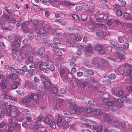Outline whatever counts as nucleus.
Segmentation results:
<instances>
[{
    "label": "nucleus",
    "instance_id": "obj_53",
    "mask_svg": "<svg viewBox=\"0 0 132 132\" xmlns=\"http://www.w3.org/2000/svg\"><path fill=\"white\" fill-rule=\"evenodd\" d=\"M76 111L78 113H79L82 112L83 111V109L80 107H78Z\"/></svg>",
    "mask_w": 132,
    "mask_h": 132
},
{
    "label": "nucleus",
    "instance_id": "obj_52",
    "mask_svg": "<svg viewBox=\"0 0 132 132\" xmlns=\"http://www.w3.org/2000/svg\"><path fill=\"white\" fill-rule=\"evenodd\" d=\"M18 42V43H17V42H14V45L15 47L17 48H18L20 47V43H19V42Z\"/></svg>",
    "mask_w": 132,
    "mask_h": 132
},
{
    "label": "nucleus",
    "instance_id": "obj_27",
    "mask_svg": "<svg viewBox=\"0 0 132 132\" xmlns=\"http://www.w3.org/2000/svg\"><path fill=\"white\" fill-rule=\"evenodd\" d=\"M108 77L111 79H115L116 78V76L114 74H111L109 75Z\"/></svg>",
    "mask_w": 132,
    "mask_h": 132
},
{
    "label": "nucleus",
    "instance_id": "obj_37",
    "mask_svg": "<svg viewBox=\"0 0 132 132\" xmlns=\"http://www.w3.org/2000/svg\"><path fill=\"white\" fill-rule=\"evenodd\" d=\"M49 69L52 71H54L55 70L54 66L53 64H51L50 66Z\"/></svg>",
    "mask_w": 132,
    "mask_h": 132
},
{
    "label": "nucleus",
    "instance_id": "obj_58",
    "mask_svg": "<svg viewBox=\"0 0 132 132\" xmlns=\"http://www.w3.org/2000/svg\"><path fill=\"white\" fill-rule=\"evenodd\" d=\"M60 50L58 48L56 49H53V51L54 52V54L55 55H57Z\"/></svg>",
    "mask_w": 132,
    "mask_h": 132
},
{
    "label": "nucleus",
    "instance_id": "obj_19",
    "mask_svg": "<svg viewBox=\"0 0 132 132\" xmlns=\"http://www.w3.org/2000/svg\"><path fill=\"white\" fill-rule=\"evenodd\" d=\"M44 122L49 125L51 123L52 121L51 119L49 118L46 117L45 119Z\"/></svg>",
    "mask_w": 132,
    "mask_h": 132
},
{
    "label": "nucleus",
    "instance_id": "obj_44",
    "mask_svg": "<svg viewBox=\"0 0 132 132\" xmlns=\"http://www.w3.org/2000/svg\"><path fill=\"white\" fill-rule=\"evenodd\" d=\"M70 76H71V74L67 73L64 76V78L66 80H67L70 79Z\"/></svg>",
    "mask_w": 132,
    "mask_h": 132
},
{
    "label": "nucleus",
    "instance_id": "obj_8",
    "mask_svg": "<svg viewBox=\"0 0 132 132\" xmlns=\"http://www.w3.org/2000/svg\"><path fill=\"white\" fill-rule=\"evenodd\" d=\"M28 76L29 77H31L34 75L35 71V69H28Z\"/></svg>",
    "mask_w": 132,
    "mask_h": 132
},
{
    "label": "nucleus",
    "instance_id": "obj_31",
    "mask_svg": "<svg viewBox=\"0 0 132 132\" xmlns=\"http://www.w3.org/2000/svg\"><path fill=\"white\" fill-rule=\"evenodd\" d=\"M50 46L54 48V49H56L58 48L57 45L55 43H52L50 44Z\"/></svg>",
    "mask_w": 132,
    "mask_h": 132
},
{
    "label": "nucleus",
    "instance_id": "obj_16",
    "mask_svg": "<svg viewBox=\"0 0 132 132\" xmlns=\"http://www.w3.org/2000/svg\"><path fill=\"white\" fill-rule=\"evenodd\" d=\"M130 16V14L127 12L123 14V17L127 19H129Z\"/></svg>",
    "mask_w": 132,
    "mask_h": 132
},
{
    "label": "nucleus",
    "instance_id": "obj_20",
    "mask_svg": "<svg viewBox=\"0 0 132 132\" xmlns=\"http://www.w3.org/2000/svg\"><path fill=\"white\" fill-rule=\"evenodd\" d=\"M26 24H23L21 26L22 29L25 32H26L28 31V28L26 27Z\"/></svg>",
    "mask_w": 132,
    "mask_h": 132
},
{
    "label": "nucleus",
    "instance_id": "obj_23",
    "mask_svg": "<svg viewBox=\"0 0 132 132\" xmlns=\"http://www.w3.org/2000/svg\"><path fill=\"white\" fill-rule=\"evenodd\" d=\"M101 111L99 109L96 110L95 112V114L97 115H100L102 113Z\"/></svg>",
    "mask_w": 132,
    "mask_h": 132
},
{
    "label": "nucleus",
    "instance_id": "obj_47",
    "mask_svg": "<svg viewBox=\"0 0 132 132\" xmlns=\"http://www.w3.org/2000/svg\"><path fill=\"white\" fill-rule=\"evenodd\" d=\"M10 70L11 72L12 73H16V69L13 67H11V68H10Z\"/></svg>",
    "mask_w": 132,
    "mask_h": 132
},
{
    "label": "nucleus",
    "instance_id": "obj_15",
    "mask_svg": "<svg viewBox=\"0 0 132 132\" xmlns=\"http://www.w3.org/2000/svg\"><path fill=\"white\" fill-rule=\"evenodd\" d=\"M16 73H12L9 76L10 77L12 78L13 80H15L17 79L18 77V76Z\"/></svg>",
    "mask_w": 132,
    "mask_h": 132
},
{
    "label": "nucleus",
    "instance_id": "obj_26",
    "mask_svg": "<svg viewBox=\"0 0 132 132\" xmlns=\"http://www.w3.org/2000/svg\"><path fill=\"white\" fill-rule=\"evenodd\" d=\"M88 103L89 105L91 106L94 107L95 105V102L93 101H89Z\"/></svg>",
    "mask_w": 132,
    "mask_h": 132
},
{
    "label": "nucleus",
    "instance_id": "obj_33",
    "mask_svg": "<svg viewBox=\"0 0 132 132\" xmlns=\"http://www.w3.org/2000/svg\"><path fill=\"white\" fill-rule=\"evenodd\" d=\"M9 22L10 23H15L16 22V20L15 19L13 18H9Z\"/></svg>",
    "mask_w": 132,
    "mask_h": 132
},
{
    "label": "nucleus",
    "instance_id": "obj_38",
    "mask_svg": "<svg viewBox=\"0 0 132 132\" xmlns=\"http://www.w3.org/2000/svg\"><path fill=\"white\" fill-rule=\"evenodd\" d=\"M120 125V123H119V121H115L114 122V125L117 127H119Z\"/></svg>",
    "mask_w": 132,
    "mask_h": 132
},
{
    "label": "nucleus",
    "instance_id": "obj_60",
    "mask_svg": "<svg viewBox=\"0 0 132 132\" xmlns=\"http://www.w3.org/2000/svg\"><path fill=\"white\" fill-rule=\"evenodd\" d=\"M67 91L66 89L63 88H62L60 89V91L63 94H65Z\"/></svg>",
    "mask_w": 132,
    "mask_h": 132
},
{
    "label": "nucleus",
    "instance_id": "obj_10",
    "mask_svg": "<svg viewBox=\"0 0 132 132\" xmlns=\"http://www.w3.org/2000/svg\"><path fill=\"white\" fill-rule=\"evenodd\" d=\"M80 83L79 85L82 88H84L87 85V81L80 80L79 82Z\"/></svg>",
    "mask_w": 132,
    "mask_h": 132
},
{
    "label": "nucleus",
    "instance_id": "obj_40",
    "mask_svg": "<svg viewBox=\"0 0 132 132\" xmlns=\"http://www.w3.org/2000/svg\"><path fill=\"white\" fill-rule=\"evenodd\" d=\"M124 94V92L122 90H120L118 91V94L117 95H116L117 96H118V95L119 96H122Z\"/></svg>",
    "mask_w": 132,
    "mask_h": 132
},
{
    "label": "nucleus",
    "instance_id": "obj_54",
    "mask_svg": "<svg viewBox=\"0 0 132 132\" xmlns=\"http://www.w3.org/2000/svg\"><path fill=\"white\" fill-rule=\"evenodd\" d=\"M114 8H116L117 9L119 10L120 9L121 6L117 4H114L113 5Z\"/></svg>",
    "mask_w": 132,
    "mask_h": 132
},
{
    "label": "nucleus",
    "instance_id": "obj_57",
    "mask_svg": "<svg viewBox=\"0 0 132 132\" xmlns=\"http://www.w3.org/2000/svg\"><path fill=\"white\" fill-rule=\"evenodd\" d=\"M19 43H20L21 41V39L20 38L18 37H15L14 42H17V43H18V42H19Z\"/></svg>",
    "mask_w": 132,
    "mask_h": 132
},
{
    "label": "nucleus",
    "instance_id": "obj_21",
    "mask_svg": "<svg viewBox=\"0 0 132 132\" xmlns=\"http://www.w3.org/2000/svg\"><path fill=\"white\" fill-rule=\"evenodd\" d=\"M11 108L10 107H8L6 109V114L7 116H9L10 115L11 112Z\"/></svg>",
    "mask_w": 132,
    "mask_h": 132
},
{
    "label": "nucleus",
    "instance_id": "obj_28",
    "mask_svg": "<svg viewBox=\"0 0 132 132\" xmlns=\"http://www.w3.org/2000/svg\"><path fill=\"white\" fill-rule=\"evenodd\" d=\"M88 7L90 9H93L95 8V6L94 4L91 3H89L87 4Z\"/></svg>",
    "mask_w": 132,
    "mask_h": 132
},
{
    "label": "nucleus",
    "instance_id": "obj_2",
    "mask_svg": "<svg viewBox=\"0 0 132 132\" xmlns=\"http://www.w3.org/2000/svg\"><path fill=\"white\" fill-rule=\"evenodd\" d=\"M124 66L126 74L128 76L131 77H132V67L128 63L125 64L124 65Z\"/></svg>",
    "mask_w": 132,
    "mask_h": 132
},
{
    "label": "nucleus",
    "instance_id": "obj_50",
    "mask_svg": "<svg viewBox=\"0 0 132 132\" xmlns=\"http://www.w3.org/2000/svg\"><path fill=\"white\" fill-rule=\"evenodd\" d=\"M122 11L120 10H117L116 11V14L117 16H120L122 15Z\"/></svg>",
    "mask_w": 132,
    "mask_h": 132
},
{
    "label": "nucleus",
    "instance_id": "obj_32",
    "mask_svg": "<svg viewBox=\"0 0 132 132\" xmlns=\"http://www.w3.org/2000/svg\"><path fill=\"white\" fill-rule=\"evenodd\" d=\"M14 130V128L13 126H10L7 130L8 132H11L13 131Z\"/></svg>",
    "mask_w": 132,
    "mask_h": 132
},
{
    "label": "nucleus",
    "instance_id": "obj_61",
    "mask_svg": "<svg viewBox=\"0 0 132 132\" xmlns=\"http://www.w3.org/2000/svg\"><path fill=\"white\" fill-rule=\"evenodd\" d=\"M31 84V82L30 81H28L26 82L24 84V86H29V85Z\"/></svg>",
    "mask_w": 132,
    "mask_h": 132
},
{
    "label": "nucleus",
    "instance_id": "obj_45",
    "mask_svg": "<svg viewBox=\"0 0 132 132\" xmlns=\"http://www.w3.org/2000/svg\"><path fill=\"white\" fill-rule=\"evenodd\" d=\"M3 98L4 99H9L10 100L11 96L8 95V94H3Z\"/></svg>",
    "mask_w": 132,
    "mask_h": 132
},
{
    "label": "nucleus",
    "instance_id": "obj_4",
    "mask_svg": "<svg viewBox=\"0 0 132 132\" xmlns=\"http://www.w3.org/2000/svg\"><path fill=\"white\" fill-rule=\"evenodd\" d=\"M95 50L100 54H104L105 53V50L101 46L97 45L95 47Z\"/></svg>",
    "mask_w": 132,
    "mask_h": 132
},
{
    "label": "nucleus",
    "instance_id": "obj_18",
    "mask_svg": "<svg viewBox=\"0 0 132 132\" xmlns=\"http://www.w3.org/2000/svg\"><path fill=\"white\" fill-rule=\"evenodd\" d=\"M51 92L53 94L57 93L58 92L57 88L55 87H52L51 89Z\"/></svg>",
    "mask_w": 132,
    "mask_h": 132
},
{
    "label": "nucleus",
    "instance_id": "obj_43",
    "mask_svg": "<svg viewBox=\"0 0 132 132\" xmlns=\"http://www.w3.org/2000/svg\"><path fill=\"white\" fill-rule=\"evenodd\" d=\"M68 36H69L70 38L73 39H75V38H76V36L74 34H69L68 35Z\"/></svg>",
    "mask_w": 132,
    "mask_h": 132
},
{
    "label": "nucleus",
    "instance_id": "obj_25",
    "mask_svg": "<svg viewBox=\"0 0 132 132\" xmlns=\"http://www.w3.org/2000/svg\"><path fill=\"white\" fill-rule=\"evenodd\" d=\"M80 80H79L78 79L76 78H75L74 79V82L75 84L76 85H79Z\"/></svg>",
    "mask_w": 132,
    "mask_h": 132
},
{
    "label": "nucleus",
    "instance_id": "obj_1",
    "mask_svg": "<svg viewBox=\"0 0 132 132\" xmlns=\"http://www.w3.org/2000/svg\"><path fill=\"white\" fill-rule=\"evenodd\" d=\"M22 50H27L28 52H29L32 54H34L35 50L36 48L33 47V46L31 44H29L26 46H23L22 48Z\"/></svg>",
    "mask_w": 132,
    "mask_h": 132
},
{
    "label": "nucleus",
    "instance_id": "obj_42",
    "mask_svg": "<svg viewBox=\"0 0 132 132\" xmlns=\"http://www.w3.org/2000/svg\"><path fill=\"white\" fill-rule=\"evenodd\" d=\"M21 70L23 72V74L25 72L28 71L27 66L26 65H24L22 69Z\"/></svg>",
    "mask_w": 132,
    "mask_h": 132
},
{
    "label": "nucleus",
    "instance_id": "obj_55",
    "mask_svg": "<svg viewBox=\"0 0 132 132\" xmlns=\"http://www.w3.org/2000/svg\"><path fill=\"white\" fill-rule=\"evenodd\" d=\"M129 43H126L125 44L123 45V47L122 48H124L125 50L127 49L128 48Z\"/></svg>",
    "mask_w": 132,
    "mask_h": 132
},
{
    "label": "nucleus",
    "instance_id": "obj_64",
    "mask_svg": "<svg viewBox=\"0 0 132 132\" xmlns=\"http://www.w3.org/2000/svg\"><path fill=\"white\" fill-rule=\"evenodd\" d=\"M25 57H21L18 60V62L19 63H20L25 59Z\"/></svg>",
    "mask_w": 132,
    "mask_h": 132
},
{
    "label": "nucleus",
    "instance_id": "obj_3",
    "mask_svg": "<svg viewBox=\"0 0 132 132\" xmlns=\"http://www.w3.org/2000/svg\"><path fill=\"white\" fill-rule=\"evenodd\" d=\"M119 51L118 52L116 57V59H121L122 56L126 54V53L124 52L125 49L124 48H122V47L119 48Z\"/></svg>",
    "mask_w": 132,
    "mask_h": 132
},
{
    "label": "nucleus",
    "instance_id": "obj_29",
    "mask_svg": "<svg viewBox=\"0 0 132 132\" xmlns=\"http://www.w3.org/2000/svg\"><path fill=\"white\" fill-rule=\"evenodd\" d=\"M70 60V61H72V62H71L70 63V65L73 66H75V64L74 63V62L76 61V59L75 58H72V59Z\"/></svg>",
    "mask_w": 132,
    "mask_h": 132
},
{
    "label": "nucleus",
    "instance_id": "obj_41",
    "mask_svg": "<svg viewBox=\"0 0 132 132\" xmlns=\"http://www.w3.org/2000/svg\"><path fill=\"white\" fill-rule=\"evenodd\" d=\"M3 29L5 30H11L13 29L12 27H4L3 28Z\"/></svg>",
    "mask_w": 132,
    "mask_h": 132
},
{
    "label": "nucleus",
    "instance_id": "obj_35",
    "mask_svg": "<svg viewBox=\"0 0 132 132\" xmlns=\"http://www.w3.org/2000/svg\"><path fill=\"white\" fill-rule=\"evenodd\" d=\"M101 6L102 8L104 9H107L109 8V6L107 4H105L102 3L101 4Z\"/></svg>",
    "mask_w": 132,
    "mask_h": 132
},
{
    "label": "nucleus",
    "instance_id": "obj_62",
    "mask_svg": "<svg viewBox=\"0 0 132 132\" xmlns=\"http://www.w3.org/2000/svg\"><path fill=\"white\" fill-rule=\"evenodd\" d=\"M111 47L114 48H117L118 50H119L120 48V47H118L114 45V44H112L111 45Z\"/></svg>",
    "mask_w": 132,
    "mask_h": 132
},
{
    "label": "nucleus",
    "instance_id": "obj_34",
    "mask_svg": "<svg viewBox=\"0 0 132 132\" xmlns=\"http://www.w3.org/2000/svg\"><path fill=\"white\" fill-rule=\"evenodd\" d=\"M38 31L40 33L43 34L46 31L45 29L44 28H41L38 30Z\"/></svg>",
    "mask_w": 132,
    "mask_h": 132
},
{
    "label": "nucleus",
    "instance_id": "obj_48",
    "mask_svg": "<svg viewBox=\"0 0 132 132\" xmlns=\"http://www.w3.org/2000/svg\"><path fill=\"white\" fill-rule=\"evenodd\" d=\"M55 21L58 22L62 24H65V22L62 20H61L60 19H56V20Z\"/></svg>",
    "mask_w": 132,
    "mask_h": 132
},
{
    "label": "nucleus",
    "instance_id": "obj_17",
    "mask_svg": "<svg viewBox=\"0 0 132 132\" xmlns=\"http://www.w3.org/2000/svg\"><path fill=\"white\" fill-rule=\"evenodd\" d=\"M53 41L54 43L58 44H61V41L59 39L56 38H54L53 39Z\"/></svg>",
    "mask_w": 132,
    "mask_h": 132
},
{
    "label": "nucleus",
    "instance_id": "obj_51",
    "mask_svg": "<svg viewBox=\"0 0 132 132\" xmlns=\"http://www.w3.org/2000/svg\"><path fill=\"white\" fill-rule=\"evenodd\" d=\"M44 28L45 29L48 30H49L51 29V28L49 25L47 24H44Z\"/></svg>",
    "mask_w": 132,
    "mask_h": 132
},
{
    "label": "nucleus",
    "instance_id": "obj_63",
    "mask_svg": "<svg viewBox=\"0 0 132 132\" xmlns=\"http://www.w3.org/2000/svg\"><path fill=\"white\" fill-rule=\"evenodd\" d=\"M118 42L121 43H123L124 42V40L123 39L120 37H118Z\"/></svg>",
    "mask_w": 132,
    "mask_h": 132
},
{
    "label": "nucleus",
    "instance_id": "obj_59",
    "mask_svg": "<svg viewBox=\"0 0 132 132\" xmlns=\"http://www.w3.org/2000/svg\"><path fill=\"white\" fill-rule=\"evenodd\" d=\"M93 111V109L92 108H88L86 109V112L88 113H91Z\"/></svg>",
    "mask_w": 132,
    "mask_h": 132
},
{
    "label": "nucleus",
    "instance_id": "obj_5",
    "mask_svg": "<svg viewBox=\"0 0 132 132\" xmlns=\"http://www.w3.org/2000/svg\"><path fill=\"white\" fill-rule=\"evenodd\" d=\"M104 119L106 121L110 122L112 121L114 118L113 116L107 114H105L103 117Z\"/></svg>",
    "mask_w": 132,
    "mask_h": 132
},
{
    "label": "nucleus",
    "instance_id": "obj_7",
    "mask_svg": "<svg viewBox=\"0 0 132 132\" xmlns=\"http://www.w3.org/2000/svg\"><path fill=\"white\" fill-rule=\"evenodd\" d=\"M96 34L100 38L104 37L105 36L104 32L101 30L96 32Z\"/></svg>",
    "mask_w": 132,
    "mask_h": 132
},
{
    "label": "nucleus",
    "instance_id": "obj_56",
    "mask_svg": "<svg viewBox=\"0 0 132 132\" xmlns=\"http://www.w3.org/2000/svg\"><path fill=\"white\" fill-rule=\"evenodd\" d=\"M87 73L90 75H92L94 73L93 71L92 70H87Z\"/></svg>",
    "mask_w": 132,
    "mask_h": 132
},
{
    "label": "nucleus",
    "instance_id": "obj_30",
    "mask_svg": "<svg viewBox=\"0 0 132 132\" xmlns=\"http://www.w3.org/2000/svg\"><path fill=\"white\" fill-rule=\"evenodd\" d=\"M23 102V103H28L30 102V101L29 98L26 97L24 98Z\"/></svg>",
    "mask_w": 132,
    "mask_h": 132
},
{
    "label": "nucleus",
    "instance_id": "obj_6",
    "mask_svg": "<svg viewBox=\"0 0 132 132\" xmlns=\"http://www.w3.org/2000/svg\"><path fill=\"white\" fill-rule=\"evenodd\" d=\"M103 101L104 102H106L107 103L108 105L110 106H112L114 103V102L112 101H109L108 98H103Z\"/></svg>",
    "mask_w": 132,
    "mask_h": 132
},
{
    "label": "nucleus",
    "instance_id": "obj_24",
    "mask_svg": "<svg viewBox=\"0 0 132 132\" xmlns=\"http://www.w3.org/2000/svg\"><path fill=\"white\" fill-rule=\"evenodd\" d=\"M45 86L47 88L49 87L51 85V82L48 81H46L44 82Z\"/></svg>",
    "mask_w": 132,
    "mask_h": 132
},
{
    "label": "nucleus",
    "instance_id": "obj_14",
    "mask_svg": "<svg viewBox=\"0 0 132 132\" xmlns=\"http://www.w3.org/2000/svg\"><path fill=\"white\" fill-rule=\"evenodd\" d=\"M85 50L87 52H89L92 50L91 45L89 44L85 48Z\"/></svg>",
    "mask_w": 132,
    "mask_h": 132
},
{
    "label": "nucleus",
    "instance_id": "obj_11",
    "mask_svg": "<svg viewBox=\"0 0 132 132\" xmlns=\"http://www.w3.org/2000/svg\"><path fill=\"white\" fill-rule=\"evenodd\" d=\"M86 5L84 4L82 6H80L76 7V10L78 11H80L81 10H85L86 9Z\"/></svg>",
    "mask_w": 132,
    "mask_h": 132
},
{
    "label": "nucleus",
    "instance_id": "obj_9",
    "mask_svg": "<svg viewBox=\"0 0 132 132\" xmlns=\"http://www.w3.org/2000/svg\"><path fill=\"white\" fill-rule=\"evenodd\" d=\"M20 83L19 82H14L11 85V88L12 89H15L17 88L18 85H20Z\"/></svg>",
    "mask_w": 132,
    "mask_h": 132
},
{
    "label": "nucleus",
    "instance_id": "obj_39",
    "mask_svg": "<svg viewBox=\"0 0 132 132\" xmlns=\"http://www.w3.org/2000/svg\"><path fill=\"white\" fill-rule=\"evenodd\" d=\"M60 75L61 77L65 74V71L63 69H61L60 70Z\"/></svg>",
    "mask_w": 132,
    "mask_h": 132
},
{
    "label": "nucleus",
    "instance_id": "obj_13",
    "mask_svg": "<svg viewBox=\"0 0 132 132\" xmlns=\"http://www.w3.org/2000/svg\"><path fill=\"white\" fill-rule=\"evenodd\" d=\"M126 99L127 97L125 96L120 98L118 100L119 103H123L124 101H126Z\"/></svg>",
    "mask_w": 132,
    "mask_h": 132
},
{
    "label": "nucleus",
    "instance_id": "obj_36",
    "mask_svg": "<svg viewBox=\"0 0 132 132\" xmlns=\"http://www.w3.org/2000/svg\"><path fill=\"white\" fill-rule=\"evenodd\" d=\"M72 17L74 20L76 21H77L78 20V16L76 14H73L72 15Z\"/></svg>",
    "mask_w": 132,
    "mask_h": 132
},
{
    "label": "nucleus",
    "instance_id": "obj_46",
    "mask_svg": "<svg viewBox=\"0 0 132 132\" xmlns=\"http://www.w3.org/2000/svg\"><path fill=\"white\" fill-rule=\"evenodd\" d=\"M28 61L30 63H32L33 62V57L31 56H29L28 57Z\"/></svg>",
    "mask_w": 132,
    "mask_h": 132
},
{
    "label": "nucleus",
    "instance_id": "obj_22",
    "mask_svg": "<svg viewBox=\"0 0 132 132\" xmlns=\"http://www.w3.org/2000/svg\"><path fill=\"white\" fill-rule=\"evenodd\" d=\"M27 38L29 40H31L34 38V36L30 33H29L27 35Z\"/></svg>",
    "mask_w": 132,
    "mask_h": 132
},
{
    "label": "nucleus",
    "instance_id": "obj_49",
    "mask_svg": "<svg viewBox=\"0 0 132 132\" xmlns=\"http://www.w3.org/2000/svg\"><path fill=\"white\" fill-rule=\"evenodd\" d=\"M103 127L101 126L98 127L97 128V130L98 132H101L102 131Z\"/></svg>",
    "mask_w": 132,
    "mask_h": 132
},
{
    "label": "nucleus",
    "instance_id": "obj_12",
    "mask_svg": "<svg viewBox=\"0 0 132 132\" xmlns=\"http://www.w3.org/2000/svg\"><path fill=\"white\" fill-rule=\"evenodd\" d=\"M38 53L40 55H42L44 54L45 53V49L44 47H41L40 48Z\"/></svg>",
    "mask_w": 132,
    "mask_h": 132
}]
</instances>
